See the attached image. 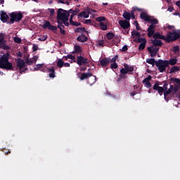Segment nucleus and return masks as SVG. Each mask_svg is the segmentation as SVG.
I'll return each mask as SVG.
<instances>
[{
    "instance_id": "nucleus-1",
    "label": "nucleus",
    "mask_w": 180,
    "mask_h": 180,
    "mask_svg": "<svg viewBox=\"0 0 180 180\" xmlns=\"http://www.w3.org/2000/svg\"><path fill=\"white\" fill-rule=\"evenodd\" d=\"M139 18H141L142 20L151 24L147 29V36H148L149 38L153 37L154 32H155V30H154L155 29V25L158 24V20L151 18L150 15H148L146 12H141Z\"/></svg>"
},
{
    "instance_id": "nucleus-2",
    "label": "nucleus",
    "mask_w": 180,
    "mask_h": 180,
    "mask_svg": "<svg viewBox=\"0 0 180 180\" xmlns=\"http://www.w3.org/2000/svg\"><path fill=\"white\" fill-rule=\"evenodd\" d=\"M10 57L9 53L0 55V68L6 70H14L13 65L9 62Z\"/></svg>"
},
{
    "instance_id": "nucleus-3",
    "label": "nucleus",
    "mask_w": 180,
    "mask_h": 180,
    "mask_svg": "<svg viewBox=\"0 0 180 180\" xmlns=\"http://www.w3.org/2000/svg\"><path fill=\"white\" fill-rule=\"evenodd\" d=\"M70 18V14L68 11L63 10V8H59L58 10V14L56 15V22H63L65 27H70V22L68 19Z\"/></svg>"
},
{
    "instance_id": "nucleus-4",
    "label": "nucleus",
    "mask_w": 180,
    "mask_h": 180,
    "mask_svg": "<svg viewBox=\"0 0 180 180\" xmlns=\"http://www.w3.org/2000/svg\"><path fill=\"white\" fill-rule=\"evenodd\" d=\"M170 82L173 84H177L174 86L170 85L169 90L165 93V100L168 101V95L171 93H176L180 89V79L179 78H172Z\"/></svg>"
},
{
    "instance_id": "nucleus-5",
    "label": "nucleus",
    "mask_w": 180,
    "mask_h": 180,
    "mask_svg": "<svg viewBox=\"0 0 180 180\" xmlns=\"http://www.w3.org/2000/svg\"><path fill=\"white\" fill-rule=\"evenodd\" d=\"M10 16V24H13L14 22H18L21 21L23 18V14L21 12H12L9 15Z\"/></svg>"
},
{
    "instance_id": "nucleus-6",
    "label": "nucleus",
    "mask_w": 180,
    "mask_h": 180,
    "mask_svg": "<svg viewBox=\"0 0 180 180\" xmlns=\"http://www.w3.org/2000/svg\"><path fill=\"white\" fill-rule=\"evenodd\" d=\"M156 65V67L158 68V70H159L160 72L163 73L169 65L168 63V60H163L162 59H159L157 60L156 65Z\"/></svg>"
},
{
    "instance_id": "nucleus-7",
    "label": "nucleus",
    "mask_w": 180,
    "mask_h": 180,
    "mask_svg": "<svg viewBox=\"0 0 180 180\" xmlns=\"http://www.w3.org/2000/svg\"><path fill=\"white\" fill-rule=\"evenodd\" d=\"M167 37H169L168 43L178 40L180 38V30L167 32Z\"/></svg>"
},
{
    "instance_id": "nucleus-8",
    "label": "nucleus",
    "mask_w": 180,
    "mask_h": 180,
    "mask_svg": "<svg viewBox=\"0 0 180 180\" xmlns=\"http://www.w3.org/2000/svg\"><path fill=\"white\" fill-rule=\"evenodd\" d=\"M73 63H76L79 66L86 65L89 67V60L84 56L79 55L77 56V60H74Z\"/></svg>"
},
{
    "instance_id": "nucleus-9",
    "label": "nucleus",
    "mask_w": 180,
    "mask_h": 180,
    "mask_svg": "<svg viewBox=\"0 0 180 180\" xmlns=\"http://www.w3.org/2000/svg\"><path fill=\"white\" fill-rule=\"evenodd\" d=\"M16 65L18 68H19L20 73L22 74L23 72H26L27 70V65L25 63L23 59H21L20 58H18L16 60Z\"/></svg>"
},
{
    "instance_id": "nucleus-10",
    "label": "nucleus",
    "mask_w": 180,
    "mask_h": 180,
    "mask_svg": "<svg viewBox=\"0 0 180 180\" xmlns=\"http://www.w3.org/2000/svg\"><path fill=\"white\" fill-rule=\"evenodd\" d=\"M134 71V67L129 66L127 64H124V68L120 70V73L132 75V72Z\"/></svg>"
},
{
    "instance_id": "nucleus-11",
    "label": "nucleus",
    "mask_w": 180,
    "mask_h": 180,
    "mask_svg": "<svg viewBox=\"0 0 180 180\" xmlns=\"http://www.w3.org/2000/svg\"><path fill=\"white\" fill-rule=\"evenodd\" d=\"M152 37H153L155 39L165 40L166 43H168V41H169V39L170 37H168V35H167V37H165L164 35H162L160 32H154L153 34H152Z\"/></svg>"
},
{
    "instance_id": "nucleus-12",
    "label": "nucleus",
    "mask_w": 180,
    "mask_h": 180,
    "mask_svg": "<svg viewBox=\"0 0 180 180\" xmlns=\"http://www.w3.org/2000/svg\"><path fill=\"white\" fill-rule=\"evenodd\" d=\"M43 29H48L49 30H52L53 32H57L58 27L55 25H51L50 22L46 20L45 21V24L42 25Z\"/></svg>"
},
{
    "instance_id": "nucleus-13",
    "label": "nucleus",
    "mask_w": 180,
    "mask_h": 180,
    "mask_svg": "<svg viewBox=\"0 0 180 180\" xmlns=\"http://www.w3.org/2000/svg\"><path fill=\"white\" fill-rule=\"evenodd\" d=\"M153 90L157 91L158 94H159L160 96H162L164 94V96H165V93H166V91H168V90H165L163 87L160 86L158 83H156L154 84Z\"/></svg>"
},
{
    "instance_id": "nucleus-14",
    "label": "nucleus",
    "mask_w": 180,
    "mask_h": 180,
    "mask_svg": "<svg viewBox=\"0 0 180 180\" xmlns=\"http://www.w3.org/2000/svg\"><path fill=\"white\" fill-rule=\"evenodd\" d=\"M118 24H120V27L124 30H127L130 27V22L127 20H120L118 21Z\"/></svg>"
},
{
    "instance_id": "nucleus-15",
    "label": "nucleus",
    "mask_w": 180,
    "mask_h": 180,
    "mask_svg": "<svg viewBox=\"0 0 180 180\" xmlns=\"http://www.w3.org/2000/svg\"><path fill=\"white\" fill-rule=\"evenodd\" d=\"M6 41L5 38H0V48L4 50H9L11 47L9 46H6Z\"/></svg>"
},
{
    "instance_id": "nucleus-16",
    "label": "nucleus",
    "mask_w": 180,
    "mask_h": 180,
    "mask_svg": "<svg viewBox=\"0 0 180 180\" xmlns=\"http://www.w3.org/2000/svg\"><path fill=\"white\" fill-rule=\"evenodd\" d=\"M110 63V58H104L100 60V65L103 68L107 67Z\"/></svg>"
},
{
    "instance_id": "nucleus-17",
    "label": "nucleus",
    "mask_w": 180,
    "mask_h": 180,
    "mask_svg": "<svg viewBox=\"0 0 180 180\" xmlns=\"http://www.w3.org/2000/svg\"><path fill=\"white\" fill-rule=\"evenodd\" d=\"M151 43L152 44H153L152 47H155V46L162 47V46L163 45V42H162L161 40H159L157 39H154L153 40H152Z\"/></svg>"
},
{
    "instance_id": "nucleus-18",
    "label": "nucleus",
    "mask_w": 180,
    "mask_h": 180,
    "mask_svg": "<svg viewBox=\"0 0 180 180\" xmlns=\"http://www.w3.org/2000/svg\"><path fill=\"white\" fill-rule=\"evenodd\" d=\"M65 25L63 22H59L58 23V28L59 29V32H60L61 34L65 35Z\"/></svg>"
},
{
    "instance_id": "nucleus-19",
    "label": "nucleus",
    "mask_w": 180,
    "mask_h": 180,
    "mask_svg": "<svg viewBox=\"0 0 180 180\" xmlns=\"http://www.w3.org/2000/svg\"><path fill=\"white\" fill-rule=\"evenodd\" d=\"M77 41L84 43L88 41V37L85 34H81L77 37Z\"/></svg>"
},
{
    "instance_id": "nucleus-20",
    "label": "nucleus",
    "mask_w": 180,
    "mask_h": 180,
    "mask_svg": "<svg viewBox=\"0 0 180 180\" xmlns=\"http://www.w3.org/2000/svg\"><path fill=\"white\" fill-rule=\"evenodd\" d=\"M8 19H9L8 14H6V12H1V20L2 22L6 23L8 21Z\"/></svg>"
},
{
    "instance_id": "nucleus-21",
    "label": "nucleus",
    "mask_w": 180,
    "mask_h": 180,
    "mask_svg": "<svg viewBox=\"0 0 180 180\" xmlns=\"http://www.w3.org/2000/svg\"><path fill=\"white\" fill-rule=\"evenodd\" d=\"M48 72H50V74H49V77H50V78H55L56 77V72H55V68L54 67H52L49 69H48Z\"/></svg>"
},
{
    "instance_id": "nucleus-22",
    "label": "nucleus",
    "mask_w": 180,
    "mask_h": 180,
    "mask_svg": "<svg viewBox=\"0 0 180 180\" xmlns=\"http://www.w3.org/2000/svg\"><path fill=\"white\" fill-rule=\"evenodd\" d=\"M92 77V74L91 73H82L81 77H79V79L83 81L84 79H88L89 77Z\"/></svg>"
},
{
    "instance_id": "nucleus-23",
    "label": "nucleus",
    "mask_w": 180,
    "mask_h": 180,
    "mask_svg": "<svg viewBox=\"0 0 180 180\" xmlns=\"http://www.w3.org/2000/svg\"><path fill=\"white\" fill-rule=\"evenodd\" d=\"M122 16H123V18L125 19L126 21H129L131 20V18H132L131 17L130 13L127 12V11H124Z\"/></svg>"
},
{
    "instance_id": "nucleus-24",
    "label": "nucleus",
    "mask_w": 180,
    "mask_h": 180,
    "mask_svg": "<svg viewBox=\"0 0 180 180\" xmlns=\"http://www.w3.org/2000/svg\"><path fill=\"white\" fill-rule=\"evenodd\" d=\"M90 13L86 11H82L81 13H79V14H77V18H89V15Z\"/></svg>"
},
{
    "instance_id": "nucleus-25",
    "label": "nucleus",
    "mask_w": 180,
    "mask_h": 180,
    "mask_svg": "<svg viewBox=\"0 0 180 180\" xmlns=\"http://www.w3.org/2000/svg\"><path fill=\"white\" fill-rule=\"evenodd\" d=\"M180 70V68L178 66H173L172 68L169 69V74H174V72H177Z\"/></svg>"
},
{
    "instance_id": "nucleus-26",
    "label": "nucleus",
    "mask_w": 180,
    "mask_h": 180,
    "mask_svg": "<svg viewBox=\"0 0 180 180\" xmlns=\"http://www.w3.org/2000/svg\"><path fill=\"white\" fill-rule=\"evenodd\" d=\"M147 51L149 52V53H150V57L151 58H155L157 55V53H158V51H154L151 50V47H148L147 48Z\"/></svg>"
},
{
    "instance_id": "nucleus-27",
    "label": "nucleus",
    "mask_w": 180,
    "mask_h": 180,
    "mask_svg": "<svg viewBox=\"0 0 180 180\" xmlns=\"http://www.w3.org/2000/svg\"><path fill=\"white\" fill-rule=\"evenodd\" d=\"M155 59L154 58H148L146 59V63H148L149 65H151L152 66H154L156 65Z\"/></svg>"
},
{
    "instance_id": "nucleus-28",
    "label": "nucleus",
    "mask_w": 180,
    "mask_h": 180,
    "mask_svg": "<svg viewBox=\"0 0 180 180\" xmlns=\"http://www.w3.org/2000/svg\"><path fill=\"white\" fill-rule=\"evenodd\" d=\"M75 32H79L81 34H83L84 32H88V31L86 30L85 27H77V29H75Z\"/></svg>"
},
{
    "instance_id": "nucleus-29",
    "label": "nucleus",
    "mask_w": 180,
    "mask_h": 180,
    "mask_svg": "<svg viewBox=\"0 0 180 180\" xmlns=\"http://www.w3.org/2000/svg\"><path fill=\"white\" fill-rule=\"evenodd\" d=\"M134 41L136 43H146V38H141L140 37H138V39H134Z\"/></svg>"
},
{
    "instance_id": "nucleus-30",
    "label": "nucleus",
    "mask_w": 180,
    "mask_h": 180,
    "mask_svg": "<svg viewBox=\"0 0 180 180\" xmlns=\"http://www.w3.org/2000/svg\"><path fill=\"white\" fill-rule=\"evenodd\" d=\"M65 62L62 59H58V62L56 63V65H58V68H63Z\"/></svg>"
},
{
    "instance_id": "nucleus-31",
    "label": "nucleus",
    "mask_w": 180,
    "mask_h": 180,
    "mask_svg": "<svg viewBox=\"0 0 180 180\" xmlns=\"http://www.w3.org/2000/svg\"><path fill=\"white\" fill-rule=\"evenodd\" d=\"M67 12L68 13L69 15H70V13L72 15H77L78 13L80 12V10H79V9H76V10L70 9L69 11H67Z\"/></svg>"
},
{
    "instance_id": "nucleus-32",
    "label": "nucleus",
    "mask_w": 180,
    "mask_h": 180,
    "mask_svg": "<svg viewBox=\"0 0 180 180\" xmlns=\"http://www.w3.org/2000/svg\"><path fill=\"white\" fill-rule=\"evenodd\" d=\"M167 63H169V65H176L177 63V59L176 58H172V59H169V60H167Z\"/></svg>"
},
{
    "instance_id": "nucleus-33",
    "label": "nucleus",
    "mask_w": 180,
    "mask_h": 180,
    "mask_svg": "<svg viewBox=\"0 0 180 180\" xmlns=\"http://www.w3.org/2000/svg\"><path fill=\"white\" fill-rule=\"evenodd\" d=\"M99 28L101 29V30H107V25L103 22H99Z\"/></svg>"
},
{
    "instance_id": "nucleus-34",
    "label": "nucleus",
    "mask_w": 180,
    "mask_h": 180,
    "mask_svg": "<svg viewBox=\"0 0 180 180\" xmlns=\"http://www.w3.org/2000/svg\"><path fill=\"white\" fill-rule=\"evenodd\" d=\"M141 34L137 31H133L131 32V38H136V37H140Z\"/></svg>"
},
{
    "instance_id": "nucleus-35",
    "label": "nucleus",
    "mask_w": 180,
    "mask_h": 180,
    "mask_svg": "<svg viewBox=\"0 0 180 180\" xmlns=\"http://www.w3.org/2000/svg\"><path fill=\"white\" fill-rule=\"evenodd\" d=\"M74 53H81L82 52V49L80 46L78 45H75L74 46Z\"/></svg>"
},
{
    "instance_id": "nucleus-36",
    "label": "nucleus",
    "mask_w": 180,
    "mask_h": 180,
    "mask_svg": "<svg viewBox=\"0 0 180 180\" xmlns=\"http://www.w3.org/2000/svg\"><path fill=\"white\" fill-rule=\"evenodd\" d=\"M120 78L117 79V82H120L122 79H127V76H126V74H123L120 72V75H119Z\"/></svg>"
},
{
    "instance_id": "nucleus-37",
    "label": "nucleus",
    "mask_w": 180,
    "mask_h": 180,
    "mask_svg": "<svg viewBox=\"0 0 180 180\" xmlns=\"http://www.w3.org/2000/svg\"><path fill=\"white\" fill-rule=\"evenodd\" d=\"M115 34L112 32H108L106 34V37L108 40H112L114 38Z\"/></svg>"
},
{
    "instance_id": "nucleus-38",
    "label": "nucleus",
    "mask_w": 180,
    "mask_h": 180,
    "mask_svg": "<svg viewBox=\"0 0 180 180\" xmlns=\"http://www.w3.org/2000/svg\"><path fill=\"white\" fill-rule=\"evenodd\" d=\"M146 44L145 42H141V44L139 46V51H142L146 48Z\"/></svg>"
},
{
    "instance_id": "nucleus-39",
    "label": "nucleus",
    "mask_w": 180,
    "mask_h": 180,
    "mask_svg": "<svg viewBox=\"0 0 180 180\" xmlns=\"http://www.w3.org/2000/svg\"><path fill=\"white\" fill-rule=\"evenodd\" d=\"M96 21L99 22H102L103 21H106V18L104 16H100L96 18Z\"/></svg>"
},
{
    "instance_id": "nucleus-40",
    "label": "nucleus",
    "mask_w": 180,
    "mask_h": 180,
    "mask_svg": "<svg viewBox=\"0 0 180 180\" xmlns=\"http://www.w3.org/2000/svg\"><path fill=\"white\" fill-rule=\"evenodd\" d=\"M119 58V56L118 55H115V57H113L112 59L110 58V63H115V61H117V60Z\"/></svg>"
},
{
    "instance_id": "nucleus-41",
    "label": "nucleus",
    "mask_w": 180,
    "mask_h": 180,
    "mask_svg": "<svg viewBox=\"0 0 180 180\" xmlns=\"http://www.w3.org/2000/svg\"><path fill=\"white\" fill-rule=\"evenodd\" d=\"M142 84H144V86H146L147 89H150L151 87V83L150 82H143Z\"/></svg>"
},
{
    "instance_id": "nucleus-42",
    "label": "nucleus",
    "mask_w": 180,
    "mask_h": 180,
    "mask_svg": "<svg viewBox=\"0 0 180 180\" xmlns=\"http://www.w3.org/2000/svg\"><path fill=\"white\" fill-rule=\"evenodd\" d=\"M110 68L112 70H114V69L115 70L117 68H119V65H117V63H112V64H110Z\"/></svg>"
},
{
    "instance_id": "nucleus-43",
    "label": "nucleus",
    "mask_w": 180,
    "mask_h": 180,
    "mask_svg": "<svg viewBox=\"0 0 180 180\" xmlns=\"http://www.w3.org/2000/svg\"><path fill=\"white\" fill-rule=\"evenodd\" d=\"M14 41L17 44H20L22 42V40L21 38H19L18 37H15Z\"/></svg>"
},
{
    "instance_id": "nucleus-44",
    "label": "nucleus",
    "mask_w": 180,
    "mask_h": 180,
    "mask_svg": "<svg viewBox=\"0 0 180 180\" xmlns=\"http://www.w3.org/2000/svg\"><path fill=\"white\" fill-rule=\"evenodd\" d=\"M48 11L51 13V15H50L51 17L54 16V15H55V9L54 8H49Z\"/></svg>"
},
{
    "instance_id": "nucleus-45",
    "label": "nucleus",
    "mask_w": 180,
    "mask_h": 180,
    "mask_svg": "<svg viewBox=\"0 0 180 180\" xmlns=\"http://www.w3.org/2000/svg\"><path fill=\"white\" fill-rule=\"evenodd\" d=\"M42 65L43 64H37L34 68V70L37 71V70H39L40 69H42Z\"/></svg>"
},
{
    "instance_id": "nucleus-46",
    "label": "nucleus",
    "mask_w": 180,
    "mask_h": 180,
    "mask_svg": "<svg viewBox=\"0 0 180 180\" xmlns=\"http://www.w3.org/2000/svg\"><path fill=\"white\" fill-rule=\"evenodd\" d=\"M66 58L71 59L72 60H75V56L71 54L67 55Z\"/></svg>"
},
{
    "instance_id": "nucleus-47",
    "label": "nucleus",
    "mask_w": 180,
    "mask_h": 180,
    "mask_svg": "<svg viewBox=\"0 0 180 180\" xmlns=\"http://www.w3.org/2000/svg\"><path fill=\"white\" fill-rule=\"evenodd\" d=\"M172 51L174 53H177L178 51H179V46H174L172 48Z\"/></svg>"
},
{
    "instance_id": "nucleus-48",
    "label": "nucleus",
    "mask_w": 180,
    "mask_h": 180,
    "mask_svg": "<svg viewBox=\"0 0 180 180\" xmlns=\"http://www.w3.org/2000/svg\"><path fill=\"white\" fill-rule=\"evenodd\" d=\"M25 63H27V65H32L34 63V62L32 60L27 59Z\"/></svg>"
},
{
    "instance_id": "nucleus-49",
    "label": "nucleus",
    "mask_w": 180,
    "mask_h": 180,
    "mask_svg": "<svg viewBox=\"0 0 180 180\" xmlns=\"http://www.w3.org/2000/svg\"><path fill=\"white\" fill-rule=\"evenodd\" d=\"M149 48H151L152 51H156V52H158L159 49H160V48H157L156 46H155L153 47V46H149Z\"/></svg>"
},
{
    "instance_id": "nucleus-50",
    "label": "nucleus",
    "mask_w": 180,
    "mask_h": 180,
    "mask_svg": "<svg viewBox=\"0 0 180 180\" xmlns=\"http://www.w3.org/2000/svg\"><path fill=\"white\" fill-rule=\"evenodd\" d=\"M70 25H71L72 26L78 27V26H80V25H81V23L79 22L75 21V22H71Z\"/></svg>"
},
{
    "instance_id": "nucleus-51",
    "label": "nucleus",
    "mask_w": 180,
    "mask_h": 180,
    "mask_svg": "<svg viewBox=\"0 0 180 180\" xmlns=\"http://www.w3.org/2000/svg\"><path fill=\"white\" fill-rule=\"evenodd\" d=\"M143 9L139 8L138 7H133V10H131V11H138V12H141Z\"/></svg>"
},
{
    "instance_id": "nucleus-52",
    "label": "nucleus",
    "mask_w": 180,
    "mask_h": 180,
    "mask_svg": "<svg viewBox=\"0 0 180 180\" xmlns=\"http://www.w3.org/2000/svg\"><path fill=\"white\" fill-rule=\"evenodd\" d=\"M96 82V76H94V78H93V82H91V80H89V84L90 85H93L94 84H95Z\"/></svg>"
},
{
    "instance_id": "nucleus-53",
    "label": "nucleus",
    "mask_w": 180,
    "mask_h": 180,
    "mask_svg": "<svg viewBox=\"0 0 180 180\" xmlns=\"http://www.w3.org/2000/svg\"><path fill=\"white\" fill-rule=\"evenodd\" d=\"M152 79V77L150 75L148 76V77L144 78L143 80H142V82H150Z\"/></svg>"
},
{
    "instance_id": "nucleus-54",
    "label": "nucleus",
    "mask_w": 180,
    "mask_h": 180,
    "mask_svg": "<svg viewBox=\"0 0 180 180\" xmlns=\"http://www.w3.org/2000/svg\"><path fill=\"white\" fill-rule=\"evenodd\" d=\"M162 88L164 89L165 90H169L168 89V83L167 82H164V86Z\"/></svg>"
},
{
    "instance_id": "nucleus-55",
    "label": "nucleus",
    "mask_w": 180,
    "mask_h": 180,
    "mask_svg": "<svg viewBox=\"0 0 180 180\" xmlns=\"http://www.w3.org/2000/svg\"><path fill=\"white\" fill-rule=\"evenodd\" d=\"M130 13V16L131 17V19H135L136 16L134 14V11H131Z\"/></svg>"
},
{
    "instance_id": "nucleus-56",
    "label": "nucleus",
    "mask_w": 180,
    "mask_h": 180,
    "mask_svg": "<svg viewBox=\"0 0 180 180\" xmlns=\"http://www.w3.org/2000/svg\"><path fill=\"white\" fill-rule=\"evenodd\" d=\"M39 49V46H37V45L34 44L32 46V51H37Z\"/></svg>"
},
{
    "instance_id": "nucleus-57",
    "label": "nucleus",
    "mask_w": 180,
    "mask_h": 180,
    "mask_svg": "<svg viewBox=\"0 0 180 180\" xmlns=\"http://www.w3.org/2000/svg\"><path fill=\"white\" fill-rule=\"evenodd\" d=\"M98 45L100 46L103 47L104 46V41L103 40H100L99 42H98Z\"/></svg>"
},
{
    "instance_id": "nucleus-58",
    "label": "nucleus",
    "mask_w": 180,
    "mask_h": 180,
    "mask_svg": "<svg viewBox=\"0 0 180 180\" xmlns=\"http://www.w3.org/2000/svg\"><path fill=\"white\" fill-rule=\"evenodd\" d=\"M91 12H93V13H96V10H92V9H91V8H87V12H86L87 13L91 14Z\"/></svg>"
},
{
    "instance_id": "nucleus-59",
    "label": "nucleus",
    "mask_w": 180,
    "mask_h": 180,
    "mask_svg": "<svg viewBox=\"0 0 180 180\" xmlns=\"http://www.w3.org/2000/svg\"><path fill=\"white\" fill-rule=\"evenodd\" d=\"M127 50H128V46H127V45L123 46L122 49V52H125V51H127Z\"/></svg>"
},
{
    "instance_id": "nucleus-60",
    "label": "nucleus",
    "mask_w": 180,
    "mask_h": 180,
    "mask_svg": "<svg viewBox=\"0 0 180 180\" xmlns=\"http://www.w3.org/2000/svg\"><path fill=\"white\" fill-rule=\"evenodd\" d=\"M46 39L47 37H42L38 38V40H39L40 41H44Z\"/></svg>"
},
{
    "instance_id": "nucleus-61",
    "label": "nucleus",
    "mask_w": 180,
    "mask_h": 180,
    "mask_svg": "<svg viewBox=\"0 0 180 180\" xmlns=\"http://www.w3.org/2000/svg\"><path fill=\"white\" fill-rule=\"evenodd\" d=\"M136 23V30H140V27L139 26V23L137 21H135Z\"/></svg>"
},
{
    "instance_id": "nucleus-62",
    "label": "nucleus",
    "mask_w": 180,
    "mask_h": 180,
    "mask_svg": "<svg viewBox=\"0 0 180 180\" xmlns=\"http://www.w3.org/2000/svg\"><path fill=\"white\" fill-rule=\"evenodd\" d=\"M91 23V20H86V21H84V24L86 25H89Z\"/></svg>"
},
{
    "instance_id": "nucleus-63",
    "label": "nucleus",
    "mask_w": 180,
    "mask_h": 180,
    "mask_svg": "<svg viewBox=\"0 0 180 180\" xmlns=\"http://www.w3.org/2000/svg\"><path fill=\"white\" fill-rule=\"evenodd\" d=\"M63 67L70 68V64L68 63H64V64H63Z\"/></svg>"
},
{
    "instance_id": "nucleus-64",
    "label": "nucleus",
    "mask_w": 180,
    "mask_h": 180,
    "mask_svg": "<svg viewBox=\"0 0 180 180\" xmlns=\"http://www.w3.org/2000/svg\"><path fill=\"white\" fill-rule=\"evenodd\" d=\"M176 4L178 6V8H179V9H180V1H177Z\"/></svg>"
}]
</instances>
